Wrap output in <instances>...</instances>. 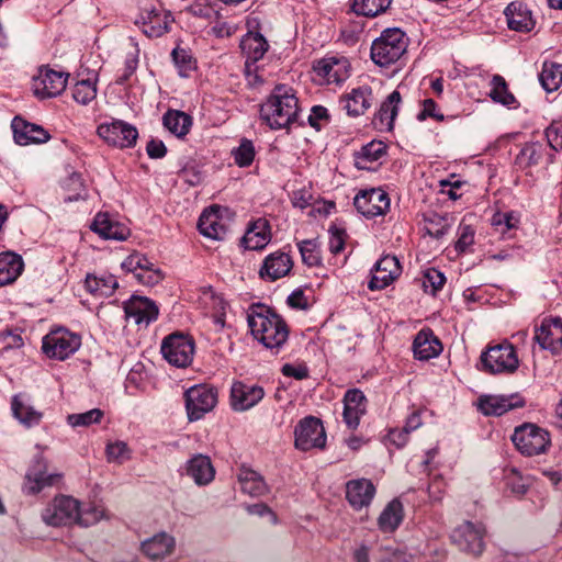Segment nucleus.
Here are the masks:
<instances>
[{
    "instance_id": "obj_41",
    "label": "nucleus",
    "mask_w": 562,
    "mask_h": 562,
    "mask_svg": "<svg viewBox=\"0 0 562 562\" xmlns=\"http://www.w3.org/2000/svg\"><path fill=\"white\" fill-rule=\"evenodd\" d=\"M238 481L240 483L241 491L250 496H262L268 491L263 477L251 469H240Z\"/></svg>"
},
{
    "instance_id": "obj_64",
    "label": "nucleus",
    "mask_w": 562,
    "mask_h": 562,
    "mask_svg": "<svg viewBox=\"0 0 562 562\" xmlns=\"http://www.w3.org/2000/svg\"><path fill=\"white\" fill-rule=\"evenodd\" d=\"M506 486L516 496H522L528 490L527 481L519 476L514 470L512 471V474L506 477Z\"/></svg>"
},
{
    "instance_id": "obj_3",
    "label": "nucleus",
    "mask_w": 562,
    "mask_h": 562,
    "mask_svg": "<svg viewBox=\"0 0 562 562\" xmlns=\"http://www.w3.org/2000/svg\"><path fill=\"white\" fill-rule=\"evenodd\" d=\"M405 34L400 29H387L371 45V59L380 67L397 61L406 52Z\"/></svg>"
},
{
    "instance_id": "obj_59",
    "label": "nucleus",
    "mask_w": 562,
    "mask_h": 562,
    "mask_svg": "<svg viewBox=\"0 0 562 562\" xmlns=\"http://www.w3.org/2000/svg\"><path fill=\"white\" fill-rule=\"evenodd\" d=\"M363 33V27L359 23L345 25L340 32V40L348 46L356 45Z\"/></svg>"
},
{
    "instance_id": "obj_46",
    "label": "nucleus",
    "mask_w": 562,
    "mask_h": 562,
    "mask_svg": "<svg viewBox=\"0 0 562 562\" xmlns=\"http://www.w3.org/2000/svg\"><path fill=\"white\" fill-rule=\"evenodd\" d=\"M539 80L542 88L548 92H553L562 85V64L543 63Z\"/></svg>"
},
{
    "instance_id": "obj_10",
    "label": "nucleus",
    "mask_w": 562,
    "mask_h": 562,
    "mask_svg": "<svg viewBox=\"0 0 562 562\" xmlns=\"http://www.w3.org/2000/svg\"><path fill=\"white\" fill-rule=\"evenodd\" d=\"M79 501L72 496L55 497L43 510V520L50 526H68L78 519Z\"/></svg>"
},
{
    "instance_id": "obj_8",
    "label": "nucleus",
    "mask_w": 562,
    "mask_h": 562,
    "mask_svg": "<svg viewBox=\"0 0 562 562\" xmlns=\"http://www.w3.org/2000/svg\"><path fill=\"white\" fill-rule=\"evenodd\" d=\"M160 350L170 364L186 368L192 362L194 341L188 335L173 333L164 338Z\"/></svg>"
},
{
    "instance_id": "obj_60",
    "label": "nucleus",
    "mask_w": 562,
    "mask_h": 562,
    "mask_svg": "<svg viewBox=\"0 0 562 562\" xmlns=\"http://www.w3.org/2000/svg\"><path fill=\"white\" fill-rule=\"evenodd\" d=\"M474 243V229L470 225L459 226V237L456 241V250L458 252H465L467 249Z\"/></svg>"
},
{
    "instance_id": "obj_34",
    "label": "nucleus",
    "mask_w": 562,
    "mask_h": 562,
    "mask_svg": "<svg viewBox=\"0 0 562 562\" xmlns=\"http://www.w3.org/2000/svg\"><path fill=\"white\" fill-rule=\"evenodd\" d=\"M175 549V539L160 532L142 543V551L150 560H159L169 555Z\"/></svg>"
},
{
    "instance_id": "obj_56",
    "label": "nucleus",
    "mask_w": 562,
    "mask_h": 562,
    "mask_svg": "<svg viewBox=\"0 0 562 562\" xmlns=\"http://www.w3.org/2000/svg\"><path fill=\"white\" fill-rule=\"evenodd\" d=\"M374 270L380 272H386L392 277L397 278L401 273L400 261L395 256H383L375 262Z\"/></svg>"
},
{
    "instance_id": "obj_2",
    "label": "nucleus",
    "mask_w": 562,
    "mask_h": 562,
    "mask_svg": "<svg viewBox=\"0 0 562 562\" xmlns=\"http://www.w3.org/2000/svg\"><path fill=\"white\" fill-rule=\"evenodd\" d=\"M299 112L295 90L285 85H277L260 106V117L271 130L289 128L297 122Z\"/></svg>"
},
{
    "instance_id": "obj_36",
    "label": "nucleus",
    "mask_w": 562,
    "mask_h": 562,
    "mask_svg": "<svg viewBox=\"0 0 562 562\" xmlns=\"http://www.w3.org/2000/svg\"><path fill=\"white\" fill-rule=\"evenodd\" d=\"M142 19L143 33L148 37H160L169 31L170 23L173 21L169 13L160 10L148 11Z\"/></svg>"
},
{
    "instance_id": "obj_63",
    "label": "nucleus",
    "mask_w": 562,
    "mask_h": 562,
    "mask_svg": "<svg viewBox=\"0 0 562 562\" xmlns=\"http://www.w3.org/2000/svg\"><path fill=\"white\" fill-rule=\"evenodd\" d=\"M106 456L109 461L123 462L128 459V448L123 441H116L106 446Z\"/></svg>"
},
{
    "instance_id": "obj_62",
    "label": "nucleus",
    "mask_w": 562,
    "mask_h": 562,
    "mask_svg": "<svg viewBox=\"0 0 562 562\" xmlns=\"http://www.w3.org/2000/svg\"><path fill=\"white\" fill-rule=\"evenodd\" d=\"M308 123L312 127H314L317 131H319L324 124H328L329 113L327 108L323 105H314L311 109V113L308 115Z\"/></svg>"
},
{
    "instance_id": "obj_44",
    "label": "nucleus",
    "mask_w": 562,
    "mask_h": 562,
    "mask_svg": "<svg viewBox=\"0 0 562 562\" xmlns=\"http://www.w3.org/2000/svg\"><path fill=\"white\" fill-rule=\"evenodd\" d=\"M547 154L546 145L533 142L525 144L516 157V164L525 169L531 166H537L541 162L543 156Z\"/></svg>"
},
{
    "instance_id": "obj_45",
    "label": "nucleus",
    "mask_w": 562,
    "mask_h": 562,
    "mask_svg": "<svg viewBox=\"0 0 562 562\" xmlns=\"http://www.w3.org/2000/svg\"><path fill=\"white\" fill-rule=\"evenodd\" d=\"M491 86L492 89L488 95L494 102L501 103L509 109H516L518 106L516 98L508 90V86L501 75L493 76L491 80Z\"/></svg>"
},
{
    "instance_id": "obj_26",
    "label": "nucleus",
    "mask_w": 562,
    "mask_h": 562,
    "mask_svg": "<svg viewBox=\"0 0 562 562\" xmlns=\"http://www.w3.org/2000/svg\"><path fill=\"white\" fill-rule=\"evenodd\" d=\"M374 495L375 486L368 479L351 480L346 484V498L353 509L369 506Z\"/></svg>"
},
{
    "instance_id": "obj_37",
    "label": "nucleus",
    "mask_w": 562,
    "mask_h": 562,
    "mask_svg": "<svg viewBox=\"0 0 562 562\" xmlns=\"http://www.w3.org/2000/svg\"><path fill=\"white\" fill-rule=\"evenodd\" d=\"M43 468L44 465L37 461L36 465L27 471L25 475L26 483L24 488L29 494H36L44 487L53 486L59 481V474H47Z\"/></svg>"
},
{
    "instance_id": "obj_51",
    "label": "nucleus",
    "mask_w": 562,
    "mask_h": 562,
    "mask_svg": "<svg viewBox=\"0 0 562 562\" xmlns=\"http://www.w3.org/2000/svg\"><path fill=\"white\" fill-rule=\"evenodd\" d=\"M232 156L238 167H249L254 162L256 156V149L252 140L241 138L239 145L232 149Z\"/></svg>"
},
{
    "instance_id": "obj_1",
    "label": "nucleus",
    "mask_w": 562,
    "mask_h": 562,
    "mask_svg": "<svg viewBox=\"0 0 562 562\" xmlns=\"http://www.w3.org/2000/svg\"><path fill=\"white\" fill-rule=\"evenodd\" d=\"M247 323L251 335L274 353L279 352L289 338L284 319L265 304L255 303L249 306Z\"/></svg>"
},
{
    "instance_id": "obj_55",
    "label": "nucleus",
    "mask_w": 562,
    "mask_h": 562,
    "mask_svg": "<svg viewBox=\"0 0 562 562\" xmlns=\"http://www.w3.org/2000/svg\"><path fill=\"white\" fill-rule=\"evenodd\" d=\"M445 282H446L445 274L435 268H430L424 273L423 286L426 292L429 291L431 294H436V292L441 290Z\"/></svg>"
},
{
    "instance_id": "obj_50",
    "label": "nucleus",
    "mask_w": 562,
    "mask_h": 562,
    "mask_svg": "<svg viewBox=\"0 0 562 562\" xmlns=\"http://www.w3.org/2000/svg\"><path fill=\"white\" fill-rule=\"evenodd\" d=\"M392 0H353L352 10L355 13L364 16H376L384 12Z\"/></svg>"
},
{
    "instance_id": "obj_20",
    "label": "nucleus",
    "mask_w": 562,
    "mask_h": 562,
    "mask_svg": "<svg viewBox=\"0 0 562 562\" xmlns=\"http://www.w3.org/2000/svg\"><path fill=\"white\" fill-rule=\"evenodd\" d=\"M339 104L350 117L363 115L372 104V90L368 86L355 88L340 97Z\"/></svg>"
},
{
    "instance_id": "obj_21",
    "label": "nucleus",
    "mask_w": 562,
    "mask_h": 562,
    "mask_svg": "<svg viewBox=\"0 0 562 562\" xmlns=\"http://www.w3.org/2000/svg\"><path fill=\"white\" fill-rule=\"evenodd\" d=\"M14 142L21 146L42 144L49 139V134L42 126L15 116L11 124Z\"/></svg>"
},
{
    "instance_id": "obj_4",
    "label": "nucleus",
    "mask_w": 562,
    "mask_h": 562,
    "mask_svg": "<svg viewBox=\"0 0 562 562\" xmlns=\"http://www.w3.org/2000/svg\"><path fill=\"white\" fill-rule=\"evenodd\" d=\"M512 441L518 451L528 457L546 452L551 442L549 432L535 424L517 427Z\"/></svg>"
},
{
    "instance_id": "obj_58",
    "label": "nucleus",
    "mask_w": 562,
    "mask_h": 562,
    "mask_svg": "<svg viewBox=\"0 0 562 562\" xmlns=\"http://www.w3.org/2000/svg\"><path fill=\"white\" fill-rule=\"evenodd\" d=\"M548 145L553 150L562 149V122L554 121L546 128Z\"/></svg>"
},
{
    "instance_id": "obj_24",
    "label": "nucleus",
    "mask_w": 562,
    "mask_h": 562,
    "mask_svg": "<svg viewBox=\"0 0 562 562\" xmlns=\"http://www.w3.org/2000/svg\"><path fill=\"white\" fill-rule=\"evenodd\" d=\"M367 411V398L359 389H351L344 396V422L350 429H356Z\"/></svg>"
},
{
    "instance_id": "obj_15",
    "label": "nucleus",
    "mask_w": 562,
    "mask_h": 562,
    "mask_svg": "<svg viewBox=\"0 0 562 562\" xmlns=\"http://www.w3.org/2000/svg\"><path fill=\"white\" fill-rule=\"evenodd\" d=\"M121 266L127 272H132L135 279L144 285L153 286L162 280L161 271L139 252L131 254Z\"/></svg>"
},
{
    "instance_id": "obj_33",
    "label": "nucleus",
    "mask_w": 562,
    "mask_h": 562,
    "mask_svg": "<svg viewBox=\"0 0 562 562\" xmlns=\"http://www.w3.org/2000/svg\"><path fill=\"white\" fill-rule=\"evenodd\" d=\"M386 145L381 140L368 143L355 154V166L359 170H375L372 165L386 155Z\"/></svg>"
},
{
    "instance_id": "obj_5",
    "label": "nucleus",
    "mask_w": 562,
    "mask_h": 562,
    "mask_svg": "<svg viewBox=\"0 0 562 562\" xmlns=\"http://www.w3.org/2000/svg\"><path fill=\"white\" fill-rule=\"evenodd\" d=\"M326 431L319 418L306 416L294 428V447L300 451L323 450L326 447Z\"/></svg>"
},
{
    "instance_id": "obj_57",
    "label": "nucleus",
    "mask_w": 562,
    "mask_h": 562,
    "mask_svg": "<svg viewBox=\"0 0 562 562\" xmlns=\"http://www.w3.org/2000/svg\"><path fill=\"white\" fill-rule=\"evenodd\" d=\"M422 110L417 114V120L423 122L427 119H434L437 122H442L445 116L438 110L437 103L432 99H425L422 103Z\"/></svg>"
},
{
    "instance_id": "obj_29",
    "label": "nucleus",
    "mask_w": 562,
    "mask_h": 562,
    "mask_svg": "<svg viewBox=\"0 0 562 562\" xmlns=\"http://www.w3.org/2000/svg\"><path fill=\"white\" fill-rule=\"evenodd\" d=\"M442 351V344L430 328L418 331L413 341L414 357L418 360H429L438 357Z\"/></svg>"
},
{
    "instance_id": "obj_19",
    "label": "nucleus",
    "mask_w": 562,
    "mask_h": 562,
    "mask_svg": "<svg viewBox=\"0 0 562 562\" xmlns=\"http://www.w3.org/2000/svg\"><path fill=\"white\" fill-rule=\"evenodd\" d=\"M532 340L541 349L557 353L562 347V319H543L540 327L536 328Z\"/></svg>"
},
{
    "instance_id": "obj_17",
    "label": "nucleus",
    "mask_w": 562,
    "mask_h": 562,
    "mask_svg": "<svg viewBox=\"0 0 562 562\" xmlns=\"http://www.w3.org/2000/svg\"><path fill=\"white\" fill-rule=\"evenodd\" d=\"M522 406H525V401L518 394L481 395L477 400V409L485 416H502Z\"/></svg>"
},
{
    "instance_id": "obj_13",
    "label": "nucleus",
    "mask_w": 562,
    "mask_h": 562,
    "mask_svg": "<svg viewBox=\"0 0 562 562\" xmlns=\"http://www.w3.org/2000/svg\"><path fill=\"white\" fill-rule=\"evenodd\" d=\"M485 528L481 524L464 521L451 535L454 544L467 553L480 555L484 550Z\"/></svg>"
},
{
    "instance_id": "obj_43",
    "label": "nucleus",
    "mask_w": 562,
    "mask_h": 562,
    "mask_svg": "<svg viewBox=\"0 0 562 562\" xmlns=\"http://www.w3.org/2000/svg\"><path fill=\"white\" fill-rule=\"evenodd\" d=\"M402 101L401 93L397 90H394L389 94V97L382 102L376 115L375 120H379L383 126H386L389 130L393 127V123L398 113V105Z\"/></svg>"
},
{
    "instance_id": "obj_49",
    "label": "nucleus",
    "mask_w": 562,
    "mask_h": 562,
    "mask_svg": "<svg viewBox=\"0 0 562 562\" xmlns=\"http://www.w3.org/2000/svg\"><path fill=\"white\" fill-rule=\"evenodd\" d=\"M297 248L304 265L319 267L322 265L319 243L317 239H304L297 243Z\"/></svg>"
},
{
    "instance_id": "obj_14",
    "label": "nucleus",
    "mask_w": 562,
    "mask_h": 562,
    "mask_svg": "<svg viewBox=\"0 0 562 562\" xmlns=\"http://www.w3.org/2000/svg\"><path fill=\"white\" fill-rule=\"evenodd\" d=\"M353 205L359 213L368 218L384 215L390 209L389 194L380 189L361 190L353 199Z\"/></svg>"
},
{
    "instance_id": "obj_35",
    "label": "nucleus",
    "mask_w": 562,
    "mask_h": 562,
    "mask_svg": "<svg viewBox=\"0 0 562 562\" xmlns=\"http://www.w3.org/2000/svg\"><path fill=\"white\" fill-rule=\"evenodd\" d=\"M187 474L198 485H206L214 479L215 470L207 456L195 454L187 462Z\"/></svg>"
},
{
    "instance_id": "obj_48",
    "label": "nucleus",
    "mask_w": 562,
    "mask_h": 562,
    "mask_svg": "<svg viewBox=\"0 0 562 562\" xmlns=\"http://www.w3.org/2000/svg\"><path fill=\"white\" fill-rule=\"evenodd\" d=\"M97 97V78L78 80L72 88V98L80 104H88Z\"/></svg>"
},
{
    "instance_id": "obj_11",
    "label": "nucleus",
    "mask_w": 562,
    "mask_h": 562,
    "mask_svg": "<svg viewBox=\"0 0 562 562\" xmlns=\"http://www.w3.org/2000/svg\"><path fill=\"white\" fill-rule=\"evenodd\" d=\"M97 133L109 145L119 148L133 147L138 138L137 128L121 120H113L111 123L100 124Z\"/></svg>"
},
{
    "instance_id": "obj_7",
    "label": "nucleus",
    "mask_w": 562,
    "mask_h": 562,
    "mask_svg": "<svg viewBox=\"0 0 562 562\" xmlns=\"http://www.w3.org/2000/svg\"><path fill=\"white\" fill-rule=\"evenodd\" d=\"M81 346L79 335L71 333L66 328L50 330L43 338L42 349L48 358L65 360L75 353Z\"/></svg>"
},
{
    "instance_id": "obj_39",
    "label": "nucleus",
    "mask_w": 562,
    "mask_h": 562,
    "mask_svg": "<svg viewBox=\"0 0 562 562\" xmlns=\"http://www.w3.org/2000/svg\"><path fill=\"white\" fill-rule=\"evenodd\" d=\"M24 268L23 259L20 255L5 251L0 254V285H7L14 282L22 273Z\"/></svg>"
},
{
    "instance_id": "obj_6",
    "label": "nucleus",
    "mask_w": 562,
    "mask_h": 562,
    "mask_svg": "<svg viewBox=\"0 0 562 562\" xmlns=\"http://www.w3.org/2000/svg\"><path fill=\"white\" fill-rule=\"evenodd\" d=\"M481 361L484 370L492 374L513 373L519 366L515 348L509 342L490 347L481 355Z\"/></svg>"
},
{
    "instance_id": "obj_16",
    "label": "nucleus",
    "mask_w": 562,
    "mask_h": 562,
    "mask_svg": "<svg viewBox=\"0 0 562 562\" xmlns=\"http://www.w3.org/2000/svg\"><path fill=\"white\" fill-rule=\"evenodd\" d=\"M350 68L349 60L344 56H327L314 65V71L317 76L325 79L327 83L336 85L349 78Z\"/></svg>"
},
{
    "instance_id": "obj_32",
    "label": "nucleus",
    "mask_w": 562,
    "mask_h": 562,
    "mask_svg": "<svg viewBox=\"0 0 562 562\" xmlns=\"http://www.w3.org/2000/svg\"><path fill=\"white\" fill-rule=\"evenodd\" d=\"M11 409L13 416L29 428L38 425L43 417V414L31 405L30 397L23 393L12 397Z\"/></svg>"
},
{
    "instance_id": "obj_47",
    "label": "nucleus",
    "mask_w": 562,
    "mask_h": 562,
    "mask_svg": "<svg viewBox=\"0 0 562 562\" xmlns=\"http://www.w3.org/2000/svg\"><path fill=\"white\" fill-rule=\"evenodd\" d=\"M106 510L101 504L89 503L85 507L78 506V519L77 525L82 527H90L98 524L102 519H106Z\"/></svg>"
},
{
    "instance_id": "obj_9",
    "label": "nucleus",
    "mask_w": 562,
    "mask_h": 562,
    "mask_svg": "<svg viewBox=\"0 0 562 562\" xmlns=\"http://www.w3.org/2000/svg\"><path fill=\"white\" fill-rule=\"evenodd\" d=\"M184 401L189 420L195 422L215 407L217 391L205 384L193 385L184 392Z\"/></svg>"
},
{
    "instance_id": "obj_31",
    "label": "nucleus",
    "mask_w": 562,
    "mask_h": 562,
    "mask_svg": "<svg viewBox=\"0 0 562 562\" xmlns=\"http://www.w3.org/2000/svg\"><path fill=\"white\" fill-rule=\"evenodd\" d=\"M271 239L270 225L267 220L258 218L247 228L241 244L249 250L263 249Z\"/></svg>"
},
{
    "instance_id": "obj_54",
    "label": "nucleus",
    "mask_w": 562,
    "mask_h": 562,
    "mask_svg": "<svg viewBox=\"0 0 562 562\" xmlns=\"http://www.w3.org/2000/svg\"><path fill=\"white\" fill-rule=\"evenodd\" d=\"M172 60L179 69L182 77H187L188 72L194 69V61L189 52L184 48L176 47L171 53Z\"/></svg>"
},
{
    "instance_id": "obj_61",
    "label": "nucleus",
    "mask_w": 562,
    "mask_h": 562,
    "mask_svg": "<svg viewBox=\"0 0 562 562\" xmlns=\"http://www.w3.org/2000/svg\"><path fill=\"white\" fill-rule=\"evenodd\" d=\"M329 232V250L331 254L337 255L345 248L346 232L335 225L330 226Z\"/></svg>"
},
{
    "instance_id": "obj_42",
    "label": "nucleus",
    "mask_w": 562,
    "mask_h": 562,
    "mask_svg": "<svg viewBox=\"0 0 562 562\" xmlns=\"http://www.w3.org/2000/svg\"><path fill=\"white\" fill-rule=\"evenodd\" d=\"M403 519V506L397 499L391 501L378 519V526L383 532H393L402 522Z\"/></svg>"
},
{
    "instance_id": "obj_28",
    "label": "nucleus",
    "mask_w": 562,
    "mask_h": 562,
    "mask_svg": "<svg viewBox=\"0 0 562 562\" xmlns=\"http://www.w3.org/2000/svg\"><path fill=\"white\" fill-rule=\"evenodd\" d=\"M90 228L103 239L125 240L130 235V229L108 213H98Z\"/></svg>"
},
{
    "instance_id": "obj_22",
    "label": "nucleus",
    "mask_w": 562,
    "mask_h": 562,
    "mask_svg": "<svg viewBox=\"0 0 562 562\" xmlns=\"http://www.w3.org/2000/svg\"><path fill=\"white\" fill-rule=\"evenodd\" d=\"M124 312L127 319H134L135 324L145 326L156 321L158 317V307L147 299L133 296L124 304Z\"/></svg>"
},
{
    "instance_id": "obj_53",
    "label": "nucleus",
    "mask_w": 562,
    "mask_h": 562,
    "mask_svg": "<svg viewBox=\"0 0 562 562\" xmlns=\"http://www.w3.org/2000/svg\"><path fill=\"white\" fill-rule=\"evenodd\" d=\"M103 417V412L99 408H93L80 414L68 415V424L72 427H87L92 424H98Z\"/></svg>"
},
{
    "instance_id": "obj_38",
    "label": "nucleus",
    "mask_w": 562,
    "mask_h": 562,
    "mask_svg": "<svg viewBox=\"0 0 562 562\" xmlns=\"http://www.w3.org/2000/svg\"><path fill=\"white\" fill-rule=\"evenodd\" d=\"M86 290L94 296L109 297L119 288V282L113 274L102 273L100 276L87 274L85 280Z\"/></svg>"
},
{
    "instance_id": "obj_27",
    "label": "nucleus",
    "mask_w": 562,
    "mask_h": 562,
    "mask_svg": "<svg viewBox=\"0 0 562 562\" xmlns=\"http://www.w3.org/2000/svg\"><path fill=\"white\" fill-rule=\"evenodd\" d=\"M507 25L516 32H530L536 24L532 12L528 5L521 1L510 2L505 11Z\"/></svg>"
},
{
    "instance_id": "obj_25",
    "label": "nucleus",
    "mask_w": 562,
    "mask_h": 562,
    "mask_svg": "<svg viewBox=\"0 0 562 562\" xmlns=\"http://www.w3.org/2000/svg\"><path fill=\"white\" fill-rule=\"evenodd\" d=\"M292 267L291 256L282 250H277L266 257L259 274L262 279L276 281L288 276Z\"/></svg>"
},
{
    "instance_id": "obj_18",
    "label": "nucleus",
    "mask_w": 562,
    "mask_h": 562,
    "mask_svg": "<svg viewBox=\"0 0 562 562\" xmlns=\"http://www.w3.org/2000/svg\"><path fill=\"white\" fill-rule=\"evenodd\" d=\"M263 396L261 386L237 381L231 389V406L235 412H245L257 405Z\"/></svg>"
},
{
    "instance_id": "obj_23",
    "label": "nucleus",
    "mask_w": 562,
    "mask_h": 562,
    "mask_svg": "<svg viewBox=\"0 0 562 562\" xmlns=\"http://www.w3.org/2000/svg\"><path fill=\"white\" fill-rule=\"evenodd\" d=\"M221 213L222 209L217 205L203 211L198 222V228L203 236L217 240L226 236L228 226Z\"/></svg>"
},
{
    "instance_id": "obj_40",
    "label": "nucleus",
    "mask_w": 562,
    "mask_h": 562,
    "mask_svg": "<svg viewBox=\"0 0 562 562\" xmlns=\"http://www.w3.org/2000/svg\"><path fill=\"white\" fill-rule=\"evenodd\" d=\"M162 123L170 133L182 138L192 126V117L179 110H168L162 116Z\"/></svg>"
},
{
    "instance_id": "obj_30",
    "label": "nucleus",
    "mask_w": 562,
    "mask_h": 562,
    "mask_svg": "<svg viewBox=\"0 0 562 562\" xmlns=\"http://www.w3.org/2000/svg\"><path fill=\"white\" fill-rule=\"evenodd\" d=\"M239 46L243 55L246 57L245 66L247 69L250 67V64L260 60L269 48L265 36L259 32L251 31L241 37Z\"/></svg>"
},
{
    "instance_id": "obj_12",
    "label": "nucleus",
    "mask_w": 562,
    "mask_h": 562,
    "mask_svg": "<svg viewBox=\"0 0 562 562\" xmlns=\"http://www.w3.org/2000/svg\"><path fill=\"white\" fill-rule=\"evenodd\" d=\"M68 74L56 71L47 66H42L32 80V89L38 99H47L59 95L67 86Z\"/></svg>"
},
{
    "instance_id": "obj_52",
    "label": "nucleus",
    "mask_w": 562,
    "mask_h": 562,
    "mask_svg": "<svg viewBox=\"0 0 562 562\" xmlns=\"http://www.w3.org/2000/svg\"><path fill=\"white\" fill-rule=\"evenodd\" d=\"M64 188L69 193L64 198L66 203L85 200L87 198V190L85 188L82 177L78 172H72L65 181Z\"/></svg>"
}]
</instances>
